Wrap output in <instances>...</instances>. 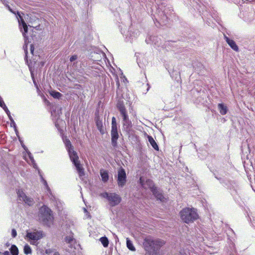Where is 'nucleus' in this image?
Masks as SVG:
<instances>
[{
    "mask_svg": "<svg viewBox=\"0 0 255 255\" xmlns=\"http://www.w3.org/2000/svg\"><path fill=\"white\" fill-rule=\"evenodd\" d=\"M66 146L68 148V149L70 148L71 149V150H72V149H73V146L72 145L71 143V142L68 140V141H67V143H66Z\"/></svg>",
    "mask_w": 255,
    "mask_h": 255,
    "instance_id": "cd10ccee",
    "label": "nucleus"
},
{
    "mask_svg": "<svg viewBox=\"0 0 255 255\" xmlns=\"http://www.w3.org/2000/svg\"><path fill=\"white\" fill-rule=\"evenodd\" d=\"M0 106L1 107L3 108V109L4 108V107L7 108L0 96ZM7 111L9 112L8 111Z\"/></svg>",
    "mask_w": 255,
    "mask_h": 255,
    "instance_id": "bb28decb",
    "label": "nucleus"
},
{
    "mask_svg": "<svg viewBox=\"0 0 255 255\" xmlns=\"http://www.w3.org/2000/svg\"><path fill=\"white\" fill-rule=\"evenodd\" d=\"M75 240L73 236H66L65 241L67 244H71Z\"/></svg>",
    "mask_w": 255,
    "mask_h": 255,
    "instance_id": "393cba45",
    "label": "nucleus"
},
{
    "mask_svg": "<svg viewBox=\"0 0 255 255\" xmlns=\"http://www.w3.org/2000/svg\"><path fill=\"white\" fill-rule=\"evenodd\" d=\"M43 182H44V185L45 186H48V185H47V183L46 181L45 180H43Z\"/></svg>",
    "mask_w": 255,
    "mask_h": 255,
    "instance_id": "e433bc0d",
    "label": "nucleus"
},
{
    "mask_svg": "<svg viewBox=\"0 0 255 255\" xmlns=\"http://www.w3.org/2000/svg\"><path fill=\"white\" fill-rule=\"evenodd\" d=\"M17 193L18 196L20 198H21L22 200L24 198H26V195H25V194L23 192V191L22 190L19 189L17 191Z\"/></svg>",
    "mask_w": 255,
    "mask_h": 255,
    "instance_id": "a878e982",
    "label": "nucleus"
},
{
    "mask_svg": "<svg viewBox=\"0 0 255 255\" xmlns=\"http://www.w3.org/2000/svg\"><path fill=\"white\" fill-rule=\"evenodd\" d=\"M181 220L186 224L193 223L199 218L197 211L194 208L186 207L179 212Z\"/></svg>",
    "mask_w": 255,
    "mask_h": 255,
    "instance_id": "f03ea898",
    "label": "nucleus"
},
{
    "mask_svg": "<svg viewBox=\"0 0 255 255\" xmlns=\"http://www.w3.org/2000/svg\"><path fill=\"white\" fill-rule=\"evenodd\" d=\"M96 124L100 133L102 134H104L105 132V129L103 125L102 120L100 119L99 116L96 118Z\"/></svg>",
    "mask_w": 255,
    "mask_h": 255,
    "instance_id": "9b49d317",
    "label": "nucleus"
},
{
    "mask_svg": "<svg viewBox=\"0 0 255 255\" xmlns=\"http://www.w3.org/2000/svg\"><path fill=\"white\" fill-rule=\"evenodd\" d=\"M10 251L12 255H18V250L17 247L13 245L11 246L10 248Z\"/></svg>",
    "mask_w": 255,
    "mask_h": 255,
    "instance_id": "412c9836",
    "label": "nucleus"
},
{
    "mask_svg": "<svg viewBox=\"0 0 255 255\" xmlns=\"http://www.w3.org/2000/svg\"><path fill=\"white\" fill-rule=\"evenodd\" d=\"M9 9L10 11H12L11 9H10L9 8Z\"/></svg>",
    "mask_w": 255,
    "mask_h": 255,
    "instance_id": "4c0bfd02",
    "label": "nucleus"
},
{
    "mask_svg": "<svg viewBox=\"0 0 255 255\" xmlns=\"http://www.w3.org/2000/svg\"><path fill=\"white\" fill-rule=\"evenodd\" d=\"M100 174L102 177V180L104 182H106L109 180V174L107 171L101 170Z\"/></svg>",
    "mask_w": 255,
    "mask_h": 255,
    "instance_id": "dca6fc26",
    "label": "nucleus"
},
{
    "mask_svg": "<svg viewBox=\"0 0 255 255\" xmlns=\"http://www.w3.org/2000/svg\"><path fill=\"white\" fill-rule=\"evenodd\" d=\"M34 50V46L33 44H31L30 45V52L32 54H33Z\"/></svg>",
    "mask_w": 255,
    "mask_h": 255,
    "instance_id": "2f4dec72",
    "label": "nucleus"
},
{
    "mask_svg": "<svg viewBox=\"0 0 255 255\" xmlns=\"http://www.w3.org/2000/svg\"><path fill=\"white\" fill-rule=\"evenodd\" d=\"M139 182L144 188H149L150 189L151 192L157 188L155 186L153 181L151 179H147L146 181L144 182L142 178L140 177L139 179Z\"/></svg>",
    "mask_w": 255,
    "mask_h": 255,
    "instance_id": "6e6552de",
    "label": "nucleus"
},
{
    "mask_svg": "<svg viewBox=\"0 0 255 255\" xmlns=\"http://www.w3.org/2000/svg\"><path fill=\"white\" fill-rule=\"evenodd\" d=\"M1 255H10L9 252L7 251L4 252L3 253H0Z\"/></svg>",
    "mask_w": 255,
    "mask_h": 255,
    "instance_id": "473e14b6",
    "label": "nucleus"
},
{
    "mask_svg": "<svg viewBox=\"0 0 255 255\" xmlns=\"http://www.w3.org/2000/svg\"><path fill=\"white\" fill-rule=\"evenodd\" d=\"M219 110L221 115H224L227 113V108L223 104H219L218 105Z\"/></svg>",
    "mask_w": 255,
    "mask_h": 255,
    "instance_id": "a211bd4d",
    "label": "nucleus"
},
{
    "mask_svg": "<svg viewBox=\"0 0 255 255\" xmlns=\"http://www.w3.org/2000/svg\"><path fill=\"white\" fill-rule=\"evenodd\" d=\"M100 241L105 248H106L108 246L109 242L107 237H102L100 239Z\"/></svg>",
    "mask_w": 255,
    "mask_h": 255,
    "instance_id": "6ab92c4d",
    "label": "nucleus"
},
{
    "mask_svg": "<svg viewBox=\"0 0 255 255\" xmlns=\"http://www.w3.org/2000/svg\"><path fill=\"white\" fill-rule=\"evenodd\" d=\"M39 218L44 224L50 226L53 223V216L51 210L45 205H43L39 209Z\"/></svg>",
    "mask_w": 255,
    "mask_h": 255,
    "instance_id": "7ed1b4c3",
    "label": "nucleus"
},
{
    "mask_svg": "<svg viewBox=\"0 0 255 255\" xmlns=\"http://www.w3.org/2000/svg\"><path fill=\"white\" fill-rule=\"evenodd\" d=\"M53 255H60V254L58 252H54Z\"/></svg>",
    "mask_w": 255,
    "mask_h": 255,
    "instance_id": "c9c22d12",
    "label": "nucleus"
},
{
    "mask_svg": "<svg viewBox=\"0 0 255 255\" xmlns=\"http://www.w3.org/2000/svg\"><path fill=\"white\" fill-rule=\"evenodd\" d=\"M165 244L161 239H154L151 236L146 237L143 242L144 250L149 255H158V251Z\"/></svg>",
    "mask_w": 255,
    "mask_h": 255,
    "instance_id": "f257e3e1",
    "label": "nucleus"
},
{
    "mask_svg": "<svg viewBox=\"0 0 255 255\" xmlns=\"http://www.w3.org/2000/svg\"><path fill=\"white\" fill-rule=\"evenodd\" d=\"M11 236L12 238H15L17 236V232L14 229H12L11 230Z\"/></svg>",
    "mask_w": 255,
    "mask_h": 255,
    "instance_id": "c756f323",
    "label": "nucleus"
},
{
    "mask_svg": "<svg viewBox=\"0 0 255 255\" xmlns=\"http://www.w3.org/2000/svg\"><path fill=\"white\" fill-rule=\"evenodd\" d=\"M26 237L31 240H38L43 237L42 231L27 232Z\"/></svg>",
    "mask_w": 255,
    "mask_h": 255,
    "instance_id": "1a4fd4ad",
    "label": "nucleus"
},
{
    "mask_svg": "<svg viewBox=\"0 0 255 255\" xmlns=\"http://www.w3.org/2000/svg\"><path fill=\"white\" fill-rule=\"evenodd\" d=\"M152 194L154 195V196L156 198L157 200H159L161 201H163L164 197L163 194L157 189L156 188L155 189L153 190L152 192Z\"/></svg>",
    "mask_w": 255,
    "mask_h": 255,
    "instance_id": "4468645a",
    "label": "nucleus"
},
{
    "mask_svg": "<svg viewBox=\"0 0 255 255\" xmlns=\"http://www.w3.org/2000/svg\"><path fill=\"white\" fill-rule=\"evenodd\" d=\"M225 38L227 43L233 50H234L236 51H238V46L237 45L236 42L233 40L230 39L226 36H225Z\"/></svg>",
    "mask_w": 255,
    "mask_h": 255,
    "instance_id": "f8f14e48",
    "label": "nucleus"
},
{
    "mask_svg": "<svg viewBox=\"0 0 255 255\" xmlns=\"http://www.w3.org/2000/svg\"><path fill=\"white\" fill-rule=\"evenodd\" d=\"M74 165L75 166L76 169L78 172L79 176L82 177L85 175L84 169L80 164V161L77 163H75Z\"/></svg>",
    "mask_w": 255,
    "mask_h": 255,
    "instance_id": "ddd939ff",
    "label": "nucleus"
},
{
    "mask_svg": "<svg viewBox=\"0 0 255 255\" xmlns=\"http://www.w3.org/2000/svg\"><path fill=\"white\" fill-rule=\"evenodd\" d=\"M51 252H52V251H51V250H46V254H50V253H51Z\"/></svg>",
    "mask_w": 255,
    "mask_h": 255,
    "instance_id": "f704fd0d",
    "label": "nucleus"
},
{
    "mask_svg": "<svg viewBox=\"0 0 255 255\" xmlns=\"http://www.w3.org/2000/svg\"><path fill=\"white\" fill-rule=\"evenodd\" d=\"M23 201L25 202V203L27 204L29 206H31L33 204V200L32 198L26 196V198H24L23 199Z\"/></svg>",
    "mask_w": 255,
    "mask_h": 255,
    "instance_id": "4be33fe9",
    "label": "nucleus"
},
{
    "mask_svg": "<svg viewBox=\"0 0 255 255\" xmlns=\"http://www.w3.org/2000/svg\"><path fill=\"white\" fill-rule=\"evenodd\" d=\"M147 138L148 139V141L150 143V144H151V145L152 146V147L155 150H159L158 146L157 144L155 141L154 140V139H153V138L150 135H148Z\"/></svg>",
    "mask_w": 255,
    "mask_h": 255,
    "instance_id": "2eb2a0df",
    "label": "nucleus"
},
{
    "mask_svg": "<svg viewBox=\"0 0 255 255\" xmlns=\"http://www.w3.org/2000/svg\"><path fill=\"white\" fill-rule=\"evenodd\" d=\"M23 250L24 254L26 255H28L31 253V248L28 245H26L24 246Z\"/></svg>",
    "mask_w": 255,
    "mask_h": 255,
    "instance_id": "b1692460",
    "label": "nucleus"
},
{
    "mask_svg": "<svg viewBox=\"0 0 255 255\" xmlns=\"http://www.w3.org/2000/svg\"><path fill=\"white\" fill-rule=\"evenodd\" d=\"M117 108L123 117V125L127 127L131 126V122L129 120L128 116L125 105L123 104H118Z\"/></svg>",
    "mask_w": 255,
    "mask_h": 255,
    "instance_id": "39448f33",
    "label": "nucleus"
},
{
    "mask_svg": "<svg viewBox=\"0 0 255 255\" xmlns=\"http://www.w3.org/2000/svg\"><path fill=\"white\" fill-rule=\"evenodd\" d=\"M24 52H25V58H27V53H28V51H27V44H25V45L24 46Z\"/></svg>",
    "mask_w": 255,
    "mask_h": 255,
    "instance_id": "7c9ffc66",
    "label": "nucleus"
},
{
    "mask_svg": "<svg viewBox=\"0 0 255 255\" xmlns=\"http://www.w3.org/2000/svg\"><path fill=\"white\" fill-rule=\"evenodd\" d=\"M127 248L131 251H135V248L133 245L132 242L128 239L127 238Z\"/></svg>",
    "mask_w": 255,
    "mask_h": 255,
    "instance_id": "aec40b11",
    "label": "nucleus"
},
{
    "mask_svg": "<svg viewBox=\"0 0 255 255\" xmlns=\"http://www.w3.org/2000/svg\"><path fill=\"white\" fill-rule=\"evenodd\" d=\"M50 95L54 98L60 99L61 98L62 95L58 92L55 91H52Z\"/></svg>",
    "mask_w": 255,
    "mask_h": 255,
    "instance_id": "5701e85b",
    "label": "nucleus"
},
{
    "mask_svg": "<svg viewBox=\"0 0 255 255\" xmlns=\"http://www.w3.org/2000/svg\"><path fill=\"white\" fill-rule=\"evenodd\" d=\"M126 173L125 169L121 167L118 172V184L120 187H123L127 181Z\"/></svg>",
    "mask_w": 255,
    "mask_h": 255,
    "instance_id": "0eeeda50",
    "label": "nucleus"
},
{
    "mask_svg": "<svg viewBox=\"0 0 255 255\" xmlns=\"http://www.w3.org/2000/svg\"><path fill=\"white\" fill-rule=\"evenodd\" d=\"M21 22L22 25V27L23 28V32H22V35L25 39H27V36L26 35V33L28 32V27L26 23L25 22L24 20L23 19H21Z\"/></svg>",
    "mask_w": 255,
    "mask_h": 255,
    "instance_id": "f3484780",
    "label": "nucleus"
},
{
    "mask_svg": "<svg viewBox=\"0 0 255 255\" xmlns=\"http://www.w3.org/2000/svg\"><path fill=\"white\" fill-rule=\"evenodd\" d=\"M78 58V56L77 55H72L70 58V62H73L75 60H76V59H77Z\"/></svg>",
    "mask_w": 255,
    "mask_h": 255,
    "instance_id": "c85d7f7f",
    "label": "nucleus"
},
{
    "mask_svg": "<svg viewBox=\"0 0 255 255\" xmlns=\"http://www.w3.org/2000/svg\"><path fill=\"white\" fill-rule=\"evenodd\" d=\"M69 154L71 160L73 162V164L79 162V157L77 155V152L72 149H68Z\"/></svg>",
    "mask_w": 255,
    "mask_h": 255,
    "instance_id": "9d476101",
    "label": "nucleus"
},
{
    "mask_svg": "<svg viewBox=\"0 0 255 255\" xmlns=\"http://www.w3.org/2000/svg\"><path fill=\"white\" fill-rule=\"evenodd\" d=\"M111 136L112 145L113 147H115L117 146V140L119 138V134L118 132V127L116 119L114 117H113L112 119Z\"/></svg>",
    "mask_w": 255,
    "mask_h": 255,
    "instance_id": "20e7f679",
    "label": "nucleus"
},
{
    "mask_svg": "<svg viewBox=\"0 0 255 255\" xmlns=\"http://www.w3.org/2000/svg\"><path fill=\"white\" fill-rule=\"evenodd\" d=\"M103 196L108 199L110 205L112 206H115L119 204L121 201L120 197L116 193H105Z\"/></svg>",
    "mask_w": 255,
    "mask_h": 255,
    "instance_id": "423d86ee",
    "label": "nucleus"
},
{
    "mask_svg": "<svg viewBox=\"0 0 255 255\" xmlns=\"http://www.w3.org/2000/svg\"><path fill=\"white\" fill-rule=\"evenodd\" d=\"M244 2H246L247 1L249 2H252V1H255V0H242Z\"/></svg>",
    "mask_w": 255,
    "mask_h": 255,
    "instance_id": "72a5a7b5",
    "label": "nucleus"
}]
</instances>
